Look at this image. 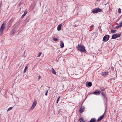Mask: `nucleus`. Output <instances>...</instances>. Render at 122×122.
Masks as SVG:
<instances>
[{"instance_id":"nucleus-1","label":"nucleus","mask_w":122,"mask_h":122,"mask_svg":"<svg viewBox=\"0 0 122 122\" xmlns=\"http://www.w3.org/2000/svg\"><path fill=\"white\" fill-rule=\"evenodd\" d=\"M77 49L79 51L82 52H85L86 51L85 47L78 44L76 47Z\"/></svg>"},{"instance_id":"nucleus-2","label":"nucleus","mask_w":122,"mask_h":122,"mask_svg":"<svg viewBox=\"0 0 122 122\" xmlns=\"http://www.w3.org/2000/svg\"><path fill=\"white\" fill-rule=\"evenodd\" d=\"M6 22H4L2 24L0 29V35L2 34L5 27Z\"/></svg>"},{"instance_id":"nucleus-3","label":"nucleus","mask_w":122,"mask_h":122,"mask_svg":"<svg viewBox=\"0 0 122 122\" xmlns=\"http://www.w3.org/2000/svg\"><path fill=\"white\" fill-rule=\"evenodd\" d=\"M102 10V9H101L99 8H96L92 11V13H98L100 12Z\"/></svg>"},{"instance_id":"nucleus-4","label":"nucleus","mask_w":122,"mask_h":122,"mask_svg":"<svg viewBox=\"0 0 122 122\" xmlns=\"http://www.w3.org/2000/svg\"><path fill=\"white\" fill-rule=\"evenodd\" d=\"M109 37L110 36L109 35H106L104 37L103 41L104 42L107 41L109 40Z\"/></svg>"},{"instance_id":"nucleus-5","label":"nucleus","mask_w":122,"mask_h":122,"mask_svg":"<svg viewBox=\"0 0 122 122\" xmlns=\"http://www.w3.org/2000/svg\"><path fill=\"white\" fill-rule=\"evenodd\" d=\"M121 34H118L113 35L112 36V38L115 39L116 38L119 37L120 36Z\"/></svg>"},{"instance_id":"nucleus-6","label":"nucleus","mask_w":122,"mask_h":122,"mask_svg":"<svg viewBox=\"0 0 122 122\" xmlns=\"http://www.w3.org/2000/svg\"><path fill=\"white\" fill-rule=\"evenodd\" d=\"M37 104V102L36 100L34 101L31 107L30 108V109L31 110H33L36 106Z\"/></svg>"},{"instance_id":"nucleus-7","label":"nucleus","mask_w":122,"mask_h":122,"mask_svg":"<svg viewBox=\"0 0 122 122\" xmlns=\"http://www.w3.org/2000/svg\"><path fill=\"white\" fill-rule=\"evenodd\" d=\"M60 46L61 48H62L64 47V44L63 41H61L60 43Z\"/></svg>"},{"instance_id":"nucleus-8","label":"nucleus","mask_w":122,"mask_h":122,"mask_svg":"<svg viewBox=\"0 0 122 122\" xmlns=\"http://www.w3.org/2000/svg\"><path fill=\"white\" fill-rule=\"evenodd\" d=\"M101 92L100 91H96L93 92V94L95 95H100Z\"/></svg>"},{"instance_id":"nucleus-9","label":"nucleus","mask_w":122,"mask_h":122,"mask_svg":"<svg viewBox=\"0 0 122 122\" xmlns=\"http://www.w3.org/2000/svg\"><path fill=\"white\" fill-rule=\"evenodd\" d=\"M122 26V20L120 23L119 24V25L116 27V29H117L118 28H119V27H121Z\"/></svg>"},{"instance_id":"nucleus-10","label":"nucleus","mask_w":122,"mask_h":122,"mask_svg":"<svg viewBox=\"0 0 122 122\" xmlns=\"http://www.w3.org/2000/svg\"><path fill=\"white\" fill-rule=\"evenodd\" d=\"M62 24H60L58 26L57 30L58 31L60 30L61 29Z\"/></svg>"},{"instance_id":"nucleus-11","label":"nucleus","mask_w":122,"mask_h":122,"mask_svg":"<svg viewBox=\"0 0 122 122\" xmlns=\"http://www.w3.org/2000/svg\"><path fill=\"white\" fill-rule=\"evenodd\" d=\"M104 115L103 114L102 116H101L97 120V122H98L100 120H101L104 117Z\"/></svg>"},{"instance_id":"nucleus-12","label":"nucleus","mask_w":122,"mask_h":122,"mask_svg":"<svg viewBox=\"0 0 122 122\" xmlns=\"http://www.w3.org/2000/svg\"><path fill=\"white\" fill-rule=\"evenodd\" d=\"M108 73V71L103 72L102 73V76H105L107 75V74Z\"/></svg>"},{"instance_id":"nucleus-13","label":"nucleus","mask_w":122,"mask_h":122,"mask_svg":"<svg viewBox=\"0 0 122 122\" xmlns=\"http://www.w3.org/2000/svg\"><path fill=\"white\" fill-rule=\"evenodd\" d=\"M102 98L104 102H106L107 101V97L106 96H103Z\"/></svg>"},{"instance_id":"nucleus-14","label":"nucleus","mask_w":122,"mask_h":122,"mask_svg":"<svg viewBox=\"0 0 122 122\" xmlns=\"http://www.w3.org/2000/svg\"><path fill=\"white\" fill-rule=\"evenodd\" d=\"M51 70H52V73L56 75V72L55 70L53 68H52Z\"/></svg>"},{"instance_id":"nucleus-15","label":"nucleus","mask_w":122,"mask_h":122,"mask_svg":"<svg viewBox=\"0 0 122 122\" xmlns=\"http://www.w3.org/2000/svg\"><path fill=\"white\" fill-rule=\"evenodd\" d=\"M96 120L95 118H92L89 122H95L96 121Z\"/></svg>"},{"instance_id":"nucleus-16","label":"nucleus","mask_w":122,"mask_h":122,"mask_svg":"<svg viewBox=\"0 0 122 122\" xmlns=\"http://www.w3.org/2000/svg\"><path fill=\"white\" fill-rule=\"evenodd\" d=\"M84 111V109L83 108L81 107L79 110V112L80 113H82Z\"/></svg>"},{"instance_id":"nucleus-17","label":"nucleus","mask_w":122,"mask_h":122,"mask_svg":"<svg viewBox=\"0 0 122 122\" xmlns=\"http://www.w3.org/2000/svg\"><path fill=\"white\" fill-rule=\"evenodd\" d=\"M79 121L80 122H86L84 120L82 117H81L80 118Z\"/></svg>"},{"instance_id":"nucleus-18","label":"nucleus","mask_w":122,"mask_h":122,"mask_svg":"<svg viewBox=\"0 0 122 122\" xmlns=\"http://www.w3.org/2000/svg\"><path fill=\"white\" fill-rule=\"evenodd\" d=\"M27 13V11L25 12L22 15L21 18H24V16H25V15H26V14Z\"/></svg>"},{"instance_id":"nucleus-19","label":"nucleus","mask_w":122,"mask_h":122,"mask_svg":"<svg viewBox=\"0 0 122 122\" xmlns=\"http://www.w3.org/2000/svg\"><path fill=\"white\" fill-rule=\"evenodd\" d=\"M92 83L91 82H89L88 83V86L90 87L91 86H92Z\"/></svg>"},{"instance_id":"nucleus-20","label":"nucleus","mask_w":122,"mask_h":122,"mask_svg":"<svg viewBox=\"0 0 122 122\" xmlns=\"http://www.w3.org/2000/svg\"><path fill=\"white\" fill-rule=\"evenodd\" d=\"M28 68V67L27 66H26L25 68V69L24 71H23V72L24 73H25V72L26 71V70Z\"/></svg>"},{"instance_id":"nucleus-21","label":"nucleus","mask_w":122,"mask_h":122,"mask_svg":"<svg viewBox=\"0 0 122 122\" xmlns=\"http://www.w3.org/2000/svg\"><path fill=\"white\" fill-rule=\"evenodd\" d=\"M116 30H111V32L112 33H116Z\"/></svg>"},{"instance_id":"nucleus-22","label":"nucleus","mask_w":122,"mask_h":122,"mask_svg":"<svg viewBox=\"0 0 122 122\" xmlns=\"http://www.w3.org/2000/svg\"><path fill=\"white\" fill-rule=\"evenodd\" d=\"M100 89L102 91H104L105 90V89H104V88L102 87H100Z\"/></svg>"},{"instance_id":"nucleus-23","label":"nucleus","mask_w":122,"mask_h":122,"mask_svg":"<svg viewBox=\"0 0 122 122\" xmlns=\"http://www.w3.org/2000/svg\"><path fill=\"white\" fill-rule=\"evenodd\" d=\"M53 40L56 41H58V39L57 38H54L53 39Z\"/></svg>"},{"instance_id":"nucleus-24","label":"nucleus","mask_w":122,"mask_h":122,"mask_svg":"<svg viewBox=\"0 0 122 122\" xmlns=\"http://www.w3.org/2000/svg\"><path fill=\"white\" fill-rule=\"evenodd\" d=\"M121 9L120 8H119L118 10V13L120 14L121 13Z\"/></svg>"},{"instance_id":"nucleus-25","label":"nucleus","mask_w":122,"mask_h":122,"mask_svg":"<svg viewBox=\"0 0 122 122\" xmlns=\"http://www.w3.org/2000/svg\"><path fill=\"white\" fill-rule=\"evenodd\" d=\"M41 54H42V53L41 52H39V54H38V55L37 56V57H40V56H41Z\"/></svg>"},{"instance_id":"nucleus-26","label":"nucleus","mask_w":122,"mask_h":122,"mask_svg":"<svg viewBox=\"0 0 122 122\" xmlns=\"http://www.w3.org/2000/svg\"><path fill=\"white\" fill-rule=\"evenodd\" d=\"M101 94L103 96H106V94H105L104 92H102L101 93Z\"/></svg>"},{"instance_id":"nucleus-27","label":"nucleus","mask_w":122,"mask_h":122,"mask_svg":"<svg viewBox=\"0 0 122 122\" xmlns=\"http://www.w3.org/2000/svg\"><path fill=\"white\" fill-rule=\"evenodd\" d=\"M12 107H10L8 109V110H7V111H10V110H11V109L12 108Z\"/></svg>"},{"instance_id":"nucleus-28","label":"nucleus","mask_w":122,"mask_h":122,"mask_svg":"<svg viewBox=\"0 0 122 122\" xmlns=\"http://www.w3.org/2000/svg\"><path fill=\"white\" fill-rule=\"evenodd\" d=\"M48 92V91L47 90H46V93H45V95L46 96H47V95Z\"/></svg>"},{"instance_id":"nucleus-29","label":"nucleus","mask_w":122,"mask_h":122,"mask_svg":"<svg viewBox=\"0 0 122 122\" xmlns=\"http://www.w3.org/2000/svg\"><path fill=\"white\" fill-rule=\"evenodd\" d=\"M41 78V76L40 75H39V76H38V80H39L40 79V78Z\"/></svg>"},{"instance_id":"nucleus-30","label":"nucleus","mask_w":122,"mask_h":122,"mask_svg":"<svg viewBox=\"0 0 122 122\" xmlns=\"http://www.w3.org/2000/svg\"><path fill=\"white\" fill-rule=\"evenodd\" d=\"M60 96H59V97H58V99H57V100H58V101H59V99H60Z\"/></svg>"},{"instance_id":"nucleus-31","label":"nucleus","mask_w":122,"mask_h":122,"mask_svg":"<svg viewBox=\"0 0 122 122\" xmlns=\"http://www.w3.org/2000/svg\"><path fill=\"white\" fill-rule=\"evenodd\" d=\"M94 26V25H92V26H90V28H91L92 27H93Z\"/></svg>"},{"instance_id":"nucleus-32","label":"nucleus","mask_w":122,"mask_h":122,"mask_svg":"<svg viewBox=\"0 0 122 122\" xmlns=\"http://www.w3.org/2000/svg\"><path fill=\"white\" fill-rule=\"evenodd\" d=\"M58 100H57L56 103H58Z\"/></svg>"}]
</instances>
